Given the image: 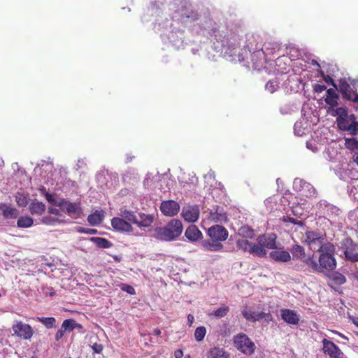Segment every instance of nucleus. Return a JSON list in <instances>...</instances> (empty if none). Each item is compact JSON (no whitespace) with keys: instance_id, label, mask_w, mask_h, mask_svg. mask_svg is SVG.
I'll return each instance as SVG.
<instances>
[{"instance_id":"1","label":"nucleus","mask_w":358,"mask_h":358,"mask_svg":"<svg viewBox=\"0 0 358 358\" xmlns=\"http://www.w3.org/2000/svg\"><path fill=\"white\" fill-rule=\"evenodd\" d=\"M277 249V235L274 233L264 234L258 236L255 243V256L265 257L267 255V250Z\"/></svg>"},{"instance_id":"2","label":"nucleus","mask_w":358,"mask_h":358,"mask_svg":"<svg viewBox=\"0 0 358 358\" xmlns=\"http://www.w3.org/2000/svg\"><path fill=\"white\" fill-rule=\"evenodd\" d=\"M182 229V222L178 219H172L164 227L157 230V234L161 239L171 241L180 236Z\"/></svg>"},{"instance_id":"3","label":"nucleus","mask_w":358,"mask_h":358,"mask_svg":"<svg viewBox=\"0 0 358 358\" xmlns=\"http://www.w3.org/2000/svg\"><path fill=\"white\" fill-rule=\"evenodd\" d=\"M338 91L344 99L358 102V79H350V83L345 79L339 81Z\"/></svg>"},{"instance_id":"4","label":"nucleus","mask_w":358,"mask_h":358,"mask_svg":"<svg viewBox=\"0 0 358 358\" xmlns=\"http://www.w3.org/2000/svg\"><path fill=\"white\" fill-rule=\"evenodd\" d=\"M234 347L246 355H251L255 352V345L254 342L244 333H239L233 338Z\"/></svg>"},{"instance_id":"5","label":"nucleus","mask_w":358,"mask_h":358,"mask_svg":"<svg viewBox=\"0 0 358 358\" xmlns=\"http://www.w3.org/2000/svg\"><path fill=\"white\" fill-rule=\"evenodd\" d=\"M341 249L345 261L355 263L358 262V244L350 237H345L341 243Z\"/></svg>"},{"instance_id":"6","label":"nucleus","mask_w":358,"mask_h":358,"mask_svg":"<svg viewBox=\"0 0 358 358\" xmlns=\"http://www.w3.org/2000/svg\"><path fill=\"white\" fill-rule=\"evenodd\" d=\"M57 207L61 210L73 218H78L83 213L80 203H72L65 199H61L58 201Z\"/></svg>"},{"instance_id":"7","label":"nucleus","mask_w":358,"mask_h":358,"mask_svg":"<svg viewBox=\"0 0 358 358\" xmlns=\"http://www.w3.org/2000/svg\"><path fill=\"white\" fill-rule=\"evenodd\" d=\"M241 313L243 317L248 322H255L263 319L268 322L272 320V315L269 312L265 313L262 311L257 313L253 311L252 308L245 307L242 310Z\"/></svg>"},{"instance_id":"8","label":"nucleus","mask_w":358,"mask_h":358,"mask_svg":"<svg viewBox=\"0 0 358 358\" xmlns=\"http://www.w3.org/2000/svg\"><path fill=\"white\" fill-rule=\"evenodd\" d=\"M12 329L14 334L17 336L24 340L30 339L34 334L31 327L29 324L23 323L21 321H16L13 325Z\"/></svg>"},{"instance_id":"9","label":"nucleus","mask_w":358,"mask_h":358,"mask_svg":"<svg viewBox=\"0 0 358 358\" xmlns=\"http://www.w3.org/2000/svg\"><path fill=\"white\" fill-rule=\"evenodd\" d=\"M318 262L320 266V273H324L325 271H333L336 269L337 266V262L334 255L320 254Z\"/></svg>"},{"instance_id":"10","label":"nucleus","mask_w":358,"mask_h":358,"mask_svg":"<svg viewBox=\"0 0 358 358\" xmlns=\"http://www.w3.org/2000/svg\"><path fill=\"white\" fill-rule=\"evenodd\" d=\"M200 210L197 205L187 204L182 208L181 217L188 222H195L199 220Z\"/></svg>"},{"instance_id":"11","label":"nucleus","mask_w":358,"mask_h":358,"mask_svg":"<svg viewBox=\"0 0 358 358\" xmlns=\"http://www.w3.org/2000/svg\"><path fill=\"white\" fill-rule=\"evenodd\" d=\"M159 209L164 215L173 217L179 213L180 206L174 200H166L161 203Z\"/></svg>"},{"instance_id":"12","label":"nucleus","mask_w":358,"mask_h":358,"mask_svg":"<svg viewBox=\"0 0 358 358\" xmlns=\"http://www.w3.org/2000/svg\"><path fill=\"white\" fill-rule=\"evenodd\" d=\"M322 343V351L328 355L329 358H343V353L341 350L334 342L324 338Z\"/></svg>"},{"instance_id":"13","label":"nucleus","mask_w":358,"mask_h":358,"mask_svg":"<svg viewBox=\"0 0 358 358\" xmlns=\"http://www.w3.org/2000/svg\"><path fill=\"white\" fill-rule=\"evenodd\" d=\"M110 223L113 229L116 231L125 234H130L134 231L132 224L120 216L111 219Z\"/></svg>"},{"instance_id":"14","label":"nucleus","mask_w":358,"mask_h":358,"mask_svg":"<svg viewBox=\"0 0 358 358\" xmlns=\"http://www.w3.org/2000/svg\"><path fill=\"white\" fill-rule=\"evenodd\" d=\"M323 237L318 231H306L303 236V242L312 250L317 249L320 242H322Z\"/></svg>"},{"instance_id":"15","label":"nucleus","mask_w":358,"mask_h":358,"mask_svg":"<svg viewBox=\"0 0 358 358\" xmlns=\"http://www.w3.org/2000/svg\"><path fill=\"white\" fill-rule=\"evenodd\" d=\"M208 235L212 240L222 242L228 238L229 233L225 227L222 225H214L210 227L208 230Z\"/></svg>"},{"instance_id":"16","label":"nucleus","mask_w":358,"mask_h":358,"mask_svg":"<svg viewBox=\"0 0 358 358\" xmlns=\"http://www.w3.org/2000/svg\"><path fill=\"white\" fill-rule=\"evenodd\" d=\"M208 219L215 222L225 223L228 222V216L222 207L217 206L209 212Z\"/></svg>"},{"instance_id":"17","label":"nucleus","mask_w":358,"mask_h":358,"mask_svg":"<svg viewBox=\"0 0 358 358\" xmlns=\"http://www.w3.org/2000/svg\"><path fill=\"white\" fill-rule=\"evenodd\" d=\"M294 187L298 191H304L307 189L308 194L302 193V195H305L306 196H313L316 193V190L313 186L302 179L296 178L294 181Z\"/></svg>"},{"instance_id":"18","label":"nucleus","mask_w":358,"mask_h":358,"mask_svg":"<svg viewBox=\"0 0 358 358\" xmlns=\"http://www.w3.org/2000/svg\"><path fill=\"white\" fill-rule=\"evenodd\" d=\"M250 240V238H238L236 240V247L238 250H241L245 252H249L250 254L255 256L253 248H255V243H252Z\"/></svg>"},{"instance_id":"19","label":"nucleus","mask_w":358,"mask_h":358,"mask_svg":"<svg viewBox=\"0 0 358 358\" xmlns=\"http://www.w3.org/2000/svg\"><path fill=\"white\" fill-rule=\"evenodd\" d=\"M270 258L278 262H288L291 260L292 257L290 253L286 250H275L269 253Z\"/></svg>"},{"instance_id":"20","label":"nucleus","mask_w":358,"mask_h":358,"mask_svg":"<svg viewBox=\"0 0 358 358\" xmlns=\"http://www.w3.org/2000/svg\"><path fill=\"white\" fill-rule=\"evenodd\" d=\"M206 357L207 358H231L230 353L219 346L210 348L206 353Z\"/></svg>"},{"instance_id":"21","label":"nucleus","mask_w":358,"mask_h":358,"mask_svg":"<svg viewBox=\"0 0 358 358\" xmlns=\"http://www.w3.org/2000/svg\"><path fill=\"white\" fill-rule=\"evenodd\" d=\"M282 319L289 324H297L299 321V317L296 312L290 309L281 310Z\"/></svg>"},{"instance_id":"22","label":"nucleus","mask_w":358,"mask_h":358,"mask_svg":"<svg viewBox=\"0 0 358 358\" xmlns=\"http://www.w3.org/2000/svg\"><path fill=\"white\" fill-rule=\"evenodd\" d=\"M139 220L137 218V223H135L139 228L145 229L150 227L154 222V216L151 214L141 213L138 214Z\"/></svg>"},{"instance_id":"23","label":"nucleus","mask_w":358,"mask_h":358,"mask_svg":"<svg viewBox=\"0 0 358 358\" xmlns=\"http://www.w3.org/2000/svg\"><path fill=\"white\" fill-rule=\"evenodd\" d=\"M338 99L339 96L334 89L329 88L327 90V96L324 99V101L329 106L328 111L330 108H334L338 106Z\"/></svg>"},{"instance_id":"24","label":"nucleus","mask_w":358,"mask_h":358,"mask_svg":"<svg viewBox=\"0 0 358 358\" xmlns=\"http://www.w3.org/2000/svg\"><path fill=\"white\" fill-rule=\"evenodd\" d=\"M46 210L45 203L41 201H38L37 199L31 201L29 206V211L33 215H41Z\"/></svg>"},{"instance_id":"25","label":"nucleus","mask_w":358,"mask_h":358,"mask_svg":"<svg viewBox=\"0 0 358 358\" xmlns=\"http://www.w3.org/2000/svg\"><path fill=\"white\" fill-rule=\"evenodd\" d=\"M0 210L5 219H15L19 215L17 209L3 203H0Z\"/></svg>"},{"instance_id":"26","label":"nucleus","mask_w":358,"mask_h":358,"mask_svg":"<svg viewBox=\"0 0 358 358\" xmlns=\"http://www.w3.org/2000/svg\"><path fill=\"white\" fill-rule=\"evenodd\" d=\"M185 237L191 241H196L201 238L202 233L195 225L189 226L185 232Z\"/></svg>"},{"instance_id":"27","label":"nucleus","mask_w":358,"mask_h":358,"mask_svg":"<svg viewBox=\"0 0 358 358\" xmlns=\"http://www.w3.org/2000/svg\"><path fill=\"white\" fill-rule=\"evenodd\" d=\"M202 248L204 250L217 252L223 249V245L215 240H205L201 243Z\"/></svg>"},{"instance_id":"28","label":"nucleus","mask_w":358,"mask_h":358,"mask_svg":"<svg viewBox=\"0 0 358 358\" xmlns=\"http://www.w3.org/2000/svg\"><path fill=\"white\" fill-rule=\"evenodd\" d=\"M119 216L125 219L130 224L137 223V216L134 211L127 210L125 208H121L119 210Z\"/></svg>"},{"instance_id":"29","label":"nucleus","mask_w":358,"mask_h":358,"mask_svg":"<svg viewBox=\"0 0 358 358\" xmlns=\"http://www.w3.org/2000/svg\"><path fill=\"white\" fill-rule=\"evenodd\" d=\"M289 250L294 259L301 260L306 257L304 247L298 243L292 245Z\"/></svg>"},{"instance_id":"30","label":"nucleus","mask_w":358,"mask_h":358,"mask_svg":"<svg viewBox=\"0 0 358 358\" xmlns=\"http://www.w3.org/2000/svg\"><path fill=\"white\" fill-rule=\"evenodd\" d=\"M237 236L241 238L253 239L255 236V232L251 227L244 225L238 229Z\"/></svg>"},{"instance_id":"31","label":"nucleus","mask_w":358,"mask_h":358,"mask_svg":"<svg viewBox=\"0 0 358 358\" xmlns=\"http://www.w3.org/2000/svg\"><path fill=\"white\" fill-rule=\"evenodd\" d=\"M335 250L336 248L334 245L329 242L325 243H322V242H320V245L317 248V250L320 254L327 255H334Z\"/></svg>"},{"instance_id":"32","label":"nucleus","mask_w":358,"mask_h":358,"mask_svg":"<svg viewBox=\"0 0 358 358\" xmlns=\"http://www.w3.org/2000/svg\"><path fill=\"white\" fill-rule=\"evenodd\" d=\"M303 262L308 267L310 271L315 273H320L319 262L315 259L314 255L308 256L307 258H303Z\"/></svg>"},{"instance_id":"33","label":"nucleus","mask_w":358,"mask_h":358,"mask_svg":"<svg viewBox=\"0 0 358 358\" xmlns=\"http://www.w3.org/2000/svg\"><path fill=\"white\" fill-rule=\"evenodd\" d=\"M103 220V215L101 212L96 210L94 213L90 214L87 217L88 222L92 226L99 225Z\"/></svg>"},{"instance_id":"34","label":"nucleus","mask_w":358,"mask_h":358,"mask_svg":"<svg viewBox=\"0 0 358 358\" xmlns=\"http://www.w3.org/2000/svg\"><path fill=\"white\" fill-rule=\"evenodd\" d=\"M61 327L64 331L71 332L76 328L81 329L82 325L77 323L73 319H66L63 321Z\"/></svg>"},{"instance_id":"35","label":"nucleus","mask_w":358,"mask_h":358,"mask_svg":"<svg viewBox=\"0 0 358 358\" xmlns=\"http://www.w3.org/2000/svg\"><path fill=\"white\" fill-rule=\"evenodd\" d=\"M41 222L45 225L55 226L57 224L65 223V221L59 217H52L51 215H46L43 216L41 219Z\"/></svg>"},{"instance_id":"36","label":"nucleus","mask_w":358,"mask_h":358,"mask_svg":"<svg viewBox=\"0 0 358 358\" xmlns=\"http://www.w3.org/2000/svg\"><path fill=\"white\" fill-rule=\"evenodd\" d=\"M90 241L96 244L99 248H109L112 246V243L105 238L91 237Z\"/></svg>"},{"instance_id":"37","label":"nucleus","mask_w":358,"mask_h":358,"mask_svg":"<svg viewBox=\"0 0 358 358\" xmlns=\"http://www.w3.org/2000/svg\"><path fill=\"white\" fill-rule=\"evenodd\" d=\"M329 278L336 285H343L346 282L345 275L338 271L333 272Z\"/></svg>"},{"instance_id":"38","label":"nucleus","mask_w":358,"mask_h":358,"mask_svg":"<svg viewBox=\"0 0 358 358\" xmlns=\"http://www.w3.org/2000/svg\"><path fill=\"white\" fill-rule=\"evenodd\" d=\"M34 220L31 217L29 216H21L18 218L17 222V226L19 228H27L33 225Z\"/></svg>"},{"instance_id":"39","label":"nucleus","mask_w":358,"mask_h":358,"mask_svg":"<svg viewBox=\"0 0 358 358\" xmlns=\"http://www.w3.org/2000/svg\"><path fill=\"white\" fill-rule=\"evenodd\" d=\"M351 122V115H347L346 117L343 119L336 120L337 126L342 131H348Z\"/></svg>"},{"instance_id":"40","label":"nucleus","mask_w":358,"mask_h":358,"mask_svg":"<svg viewBox=\"0 0 358 358\" xmlns=\"http://www.w3.org/2000/svg\"><path fill=\"white\" fill-rule=\"evenodd\" d=\"M15 201L20 207H25L29 203V198L28 195L18 192L15 196Z\"/></svg>"},{"instance_id":"41","label":"nucleus","mask_w":358,"mask_h":358,"mask_svg":"<svg viewBox=\"0 0 358 358\" xmlns=\"http://www.w3.org/2000/svg\"><path fill=\"white\" fill-rule=\"evenodd\" d=\"M36 320L41 322L47 329L52 328L56 322V320L53 317H36Z\"/></svg>"},{"instance_id":"42","label":"nucleus","mask_w":358,"mask_h":358,"mask_svg":"<svg viewBox=\"0 0 358 358\" xmlns=\"http://www.w3.org/2000/svg\"><path fill=\"white\" fill-rule=\"evenodd\" d=\"M345 146L347 149L356 152L358 150V141L355 138H345Z\"/></svg>"},{"instance_id":"43","label":"nucleus","mask_w":358,"mask_h":358,"mask_svg":"<svg viewBox=\"0 0 358 358\" xmlns=\"http://www.w3.org/2000/svg\"><path fill=\"white\" fill-rule=\"evenodd\" d=\"M332 109L333 112L331 113V115L336 116V120L343 119L344 117H346L347 115H348V110L345 107H338L336 108V109Z\"/></svg>"},{"instance_id":"44","label":"nucleus","mask_w":358,"mask_h":358,"mask_svg":"<svg viewBox=\"0 0 358 358\" xmlns=\"http://www.w3.org/2000/svg\"><path fill=\"white\" fill-rule=\"evenodd\" d=\"M206 334V329L203 326L197 327L194 331V338L198 342L203 341Z\"/></svg>"},{"instance_id":"45","label":"nucleus","mask_w":358,"mask_h":358,"mask_svg":"<svg viewBox=\"0 0 358 358\" xmlns=\"http://www.w3.org/2000/svg\"><path fill=\"white\" fill-rule=\"evenodd\" d=\"M229 311V308L227 306H222L213 311L212 313L213 315H214L216 317L222 318L227 315V314Z\"/></svg>"},{"instance_id":"46","label":"nucleus","mask_w":358,"mask_h":358,"mask_svg":"<svg viewBox=\"0 0 358 358\" xmlns=\"http://www.w3.org/2000/svg\"><path fill=\"white\" fill-rule=\"evenodd\" d=\"M351 120L352 122H350V129H348V131H350L352 135H356L358 133V122L356 121V117L354 114H351Z\"/></svg>"},{"instance_id":"47","label":"nucleus","mask_w":358,"mask_h":358,"mask_svg":"<svg viewBox=\"0 0 358 358\" xmlns=\"http://www.w3.org/2000/svg\"><path fill=\"white\" fill-rule=\"evenodd\" d=\"M76 231L78 233L87 234H96L98 233L97 229L92 228H85L82 227H76Z\"/></svg>"},{"instance_id":"48","label":"nucleus","mask_w":358,"mask_h":358,"mask_svg":"<svg viewBox=\"0 0 358 358\" xmlns=\"http://www.w3.org/2000/svg\"><path fill=\"white\" fill-rule=\"evenodd\" d=\"M121 289L127 292L129 294H136L134 288L131 285H129L127 284H122L121 285Z\"/></svg>"},{"instance_id":"49","label":"nucleus","mask_w":358,"mask_h":358,"mask_svg":"<svg viewBox=\"0 0 358 358\" xmlns=\"http://www.w3.org/2000/svg\"><path fill=\"white\" fill-rule=\"evenodd\" d=\"M45 197L47 201L53 206H57L58 201L55 200L53 194L48 192H45Z\"/></svg>"},{"instance_id":"50","label":"nucleus","mask_w":358,"mask_h":358,"mask_svg":"<svg viewBox=\"0 0 358 358\" xmlns=\"http://www.w3.org/2000/svg\"><path fill=\"white\" fill-rule=\"evenodd\" d=\"M92 348L94 353L100 354L103 349V346L101 343H95L92 345Z\"/></svg>"},{"instance_id":"51","label":"nucleus","mask_w":358,"mask_h":358,"mask_svg":"<svg viewBox=\"0 0 358 358\" xmlns=\"http://www.w3.org/2000/svg\"><path fill=\"white\" fill-rule=\"evenodd\" d=\"M266 89L271 93L274 92L275 91V84L273 81H268L266 84Z\"/></svg>"},{"instance_id":"52","label":"nucleus","mask_w":358,"mask_h":358,"mask_svg":"<svg viewBox=\"0 0 358 358\" xmlns=\"http://www.w3.org/2000/svg\"><path fill=\"white\" fill-rule=\"evenodd\" d=\"M64 330L61 327L55 334V340L59 341L64 335Z\"/></svg>"},{"instance_id":"53","label":"nucleus","mask_w":358,"mask_h":358,"mask_svg":"<svg viewBox=\"0 0 358 358\" xmlns=\"http://www.w3.org/2000/svg\"><path fill=\"white\" fill-rule=\"evenodd\" d=\"M324 80L327 83L332 85L336 89H337V86H336V83H334V80L332 79V78L330 76H324Z\"/></svg>"},{"instance_id":"54","label":"nucleus","mask_w":358,"mask_h":358,"mask_svg":"<svg viewBox=\"0 0 358 358\" xmlns=\"http://www.w3.org/2000/svg\"><path fill=\"white\" fill-rule=\"evenodd\" d=\"M48 212L49 214L55 215H58V216H62L59 210L57 209V208H51V207L48 208Z\"/></svg>"},{"instance_id":"55","label":"nucleus","mask_w":358,"mask_h":358,"mask_svg":"<svg viewBox=\"0 0 358 358\" xmlns=\"http://www.w3.org/2000/svg\"><path fill=\"white\" fill-rule=\"evenodd\" d=\"M327 90V87L323 85H316L315 86V91L318 93H321Z\"/></svg>"},{"instance_id":"56","label":"nucleus","mask_w":358,"mask_h":358,"mask_svg":"<svg viewBox=\"0 0 358 358\" xmlns=\"http://www.w3.org/2000/svg\"><path fill=\"white\" fill-rule=\"evenodd\" d=\"M174 356L176 358H182V356H183V352L182 350L179 349V350H176L175 352H174Z\"/></svg>"},{"instance_id":"57","label":"nucleus","mask_w":358,"mask_h":358,"mask_svg":"<svg viewBox=\"0 0 358 358\" xmlns=\"http://www.w3.org/2000/svg\"><path fill=\"white\" fill-rule=\"evenodd\" d=\"M350 320L358 327V317L350 316Z\"/></svg>"},{"instance_id":"58","label":"nucleus","mask_w":358,"mask_h":358,"mask_svg":"<svg viewBox=\"0 0 358 358\" xmlns=\"http://www.w3.org/2000/svg\"><path fill=\"white\" fill-rule=\"evenodd\" d=\"M182 17H183V18H184V17H185V18H189V17H192V20H196V19L198 18V15H197L196 13H193V12H192V14H191V15H186L185 16H183V15H182Z\"/></svg>"},{"instance_id":"59","label":"nucleus","mask_w":358,"mask_h":358,"mask_svg":"<svg viewBox=\"0 0 358 358\" xmlns=\"http://www.w3.org/2000/svg\"><path fill=\"white\" fill-rule=\"evenodd\" d=\"M194 317L192 314H189L187 315V321L189 323V326H191L194 322Z\"/></svg>"},{"instance_id":"60","label":"nucleus","mask_w":358,"mask_h":358,"mask_svg":"<svg viewBox=\"0 0 358 358\" xmlns=\"http://www.w3.org/2000/svg\"><path fill=\"white\" fill-rule=\"evenodd\" d=\"M161 333H162V332H161V330H160L159 329L156 328V329H154L153 334H154L155 335H156V336H159V335H160V334H161Z\"/></svg>"},{"instance_id":"61","label":"nucleus","mask_w":358,"mask_h":358,"mask_svg":"<svg viewBox=\"0 0 358 358\" xmlns=\"http://www.w3.org/2000/svg\"><path fill=\"white\" fill-rule=\"evenodd\" d=\"M288 220L289 222L296 224V222H297V220L293 217H288Z\"/></svg>"},{"instance_id":"62","label":"nucleus","mask_w":358,"mask_h":358,"mask_svg":"<svg viewBox=\"0 0 358 358\" xmlns=\"http://www.w3.org/2000/svg\"><path fill=\"white\" fill-rule=\"evenodd\" d=\"M296 225H298V226H300V227H303L304 226V223H303V221L297 220V222H296Z\"/></svg>"},{"instance_id":"63","label":"nucleus","mask_w":358,"mask_h":358,"mask_svg":"<svg viewBox=\"0 0 358 358\" xmlns=\"http://www.w3.org/2000/svg\"><path fill=\"white\" fill-rule=\"evenodd\" d=\"M40 190H41V192L44 195H45V192H46V189H45V187H42Z\"/></svg>"},{"instance_id":"64","label":"nucleus","mask_w":358,"mask_h":358,"mask_svg":"<svg viewBox=\"0 0 358 358\" xmlns=\"http://www.w3.org/2000/svg\"><path fill=\"white\" fill-rule=\"evenodd\" d=\"M353 162H356L357 164L358 165V158H353Z\"/></svg>"}]
</instances>
